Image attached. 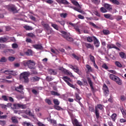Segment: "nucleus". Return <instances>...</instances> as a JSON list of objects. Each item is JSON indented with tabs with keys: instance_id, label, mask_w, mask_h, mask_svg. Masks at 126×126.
Masks as SVG:
<instances>
[{
	"instance_id": "obj_1",
	"label": "nucleus",
	"mask_w": 126,
	"mask_h": 126,
	"mask_svg": "<svg viewBox=\"0 0 126 126\" xmlns=\"http://www.w3.org/2000/svg\"><path fill=\"white\" fill-rule=\"evenodd\" d=\"M30 73L28 72H24L20 74V79L21 80L24 81L25 83H28L29 82V76Z\"/></svg>"
},
{
	"instance_id": "obj_2",
	"label": "nucleus",
	"mask_w": 126,
	"mask_h": 126,
	"mask_svg": "<svg viewBox=\"0 0 126 126\" xmlns=\"http://www.w3.org/2000/svg\"><path fill=\"white\" fill-rule=\"evenodd\" d=\"M60 32L62 34L63 37L67 41H68V42H73V38L70 37L69 34L66 32L62 31Z\"/></svg>"
},
{
	"instance_id": "obj_3",
	"label": "nucleus",
	"mask_w": 126,
	"mask_h": 126,
	"mask_svg": "<svg viewBox=\"0 0 126 126\" xmlns=\"http://www.w3.org/2000/svg\"><path fill=\"white\" fill-rule=\"evenodd\" d=\"M7 8L9 11L13 12V13H17V7L14 4H10L7 6Z\"/></svg>"
},
{
	"instance_id": "obj_4",
	"label": "nucleus",
	"mask_w": 126,
	"mask_h": 126,
	"mask_svg": "<svg viewBox=\"0 0 126 126\" xmlns=\"http://www.w3.org/2000/svg\"><path fill=\"white\" fill-rule=\"evenodd\" d=\"M14 107L15 109L16 108H20L21 109H23V110L27 108V104H21L20 103H15L13 104Z\"/></svg>"
},
{
	"instance_id": "obj_5",
	"label": "nucleus",
	"mask_w": 126,
	"mask_h": 126,
	"mask_svg": "<svg viewBox=\"0 0 126 126\" xmlns=\"http://www.w3.org/2000/svg\"><path fill=\"white\" fill-rule=\"evenodd\" d=\"M102 89L103 90V94L105 96H108L109 95V89L108 88V87L106 85V84H104L103 86Z\"/></svg>"
},
{
	"instance_id": "obj_6",
	"label": "nucleus",
	"mask_w": 126,
	"mask_h": 126,
	"mask_svg": "<svg viewBox=\"0 0 126 126\" xmlns=\"http://www.w3.org/2000/svg\"><path fill=\"white\" fill-rule=\"evenodd\" d=\"M87 80H88V83L91 87L92 92H94L95 90L94 89V87H93V82H92L90 77H88Z\"/></svg>"
},
{
	"instance_id": "obj_7",
	"label": "nucleus",
	"mask_w": 126,
	"mask_h": 126,
	"mask_svg": "<svg viewBox=\"0 0 126 126\" xmlns=\"http://www.w3.org/2000/svg\"><path fill=\"white\" fill-rule=\"evenodd\" d=\"M104 7L106 9V10H108L109 11H111L113 9L112 7V5L108 3H104L103 4Z\"/></svg>"
},
{
	"instance_id": "obj_8",
	"label": "nucleus",
	"mask_w": 126,
	"mask_h": 126,
	"mask_svg": "<svg viewBox=\"0 0 126 126\" xmlns=\"http://www.w3.org/2000/svg\"><path fill=\"white\" fill-rule=\"evenodd\" d=\"M48 72L51 75H57L58 74L57 70L53 69H49Z\"/></svg>"
},
{
	"instance_id": "obj_9",
	"label": "nucleus",
	"mask_w": 126,
	"mask_h": 126,
	"mask_svg": "<svg viewBox=\"0 0 126 126\" xmlns=\"http://www.w3.org/2000/svg\"><path fill=\"white\" fill-rule=\"evenodd\" d=\"M68 7H69L70 8H72L73 9H74V10H76V11H78V12H80V13H83V12H84V11L80 10V9H78L77 7L70 6V5H68Z\"/></svg>"
},
{
	"instance_id": "obj_10",
	"label": "nucleus",
	"mask_w": 126,
	"mask_h": 126,
	"mask_svg": "<svg viewBox=\"0 0 126 126\" xmlns=\"http://www.w3.org/2000/svg\"><path fill=\"white\" fill-rule=\"evenodd\" d=\"M107 48L108 49H116V50H117V51H120V48L117 47L116 45L113 44H108Z\"/></svg>"
},
{
	"instance_id": "obj_11",
	"label": "nucleus",
	"mask_w": 126,
	"mask_h": 126,
	"mask_svg": "<svg viewBox=\"0 0 126 126\" xmlns=\"http://www.w3.org/2000/svg\"><path fill=\"white\" fill-rule=\"evenodd\" d=\"M94 45L95 47L96 48H98L100 46V42L98 41V39L97 38L95 37V36H94Z\"/></svg>"
},
{
	"instance_id": "obj_12",
	"label": "nucleus",
	"mask_w": 126,
	"mask_h": 126,
	"mask_svg": "<svg viewBox=\"0 0 126 126\" xmlns=\"http://www.w3.org/2000/svg\"><path fill=\"white\" fill-rule=\"evenodd\" d=\"M114 81H115V82H116V83L118 84V85H122V80H121L120 78L118 76H116V78H115Z\"/></svg>"
},
{
	"instance_id": "obj_13",
	"label": "nucleus",
	"mask_w": 126,
	"mask_h": 126,
	"mask_svg": "<svg viewBox=\"0 0 126 126\" xmlns=\"http://www.w3.org/2000/svg\"><path fill=\"white\" fill-rule=\"evenodd\" d=\"M75 98L74 99V100L76 101V102H79V101H80L82 99L81 97H80V95H79V94L77 93L75 94Z\"/></svg>"
},
{
	"instance_id": "obj_14",
	"label": "nucleus",
	"mask_w": 126,
	"mask_h": 126,
	"mask_svg": "<svg viewBox=\"0 0 126 126\" xmlns=\"http://www.w3.org/2000/svg\"><path fill=\"white\" fill-rule=\"evenodd\" d=\"M72 123L73 126H82V125H80L79 124V122H78V121L76 119L72 120Z\"/></svg>"
},
{
	"instance_id": "obj_15",
	"label": "nucleus",
	"mask_w": 126,
	"mask_h": 126,
	"mask_svg": "<svg viewBox=\"0 0 126 126\" xmlns=\"http://www.w3.org/2000/svg\"><path fill=\"white\" fill-rule=\"evenodd\" d=\"M63 72L66 75H69V76H70L71 77H73V75L70 71H69V70H66V69H64Z\"/></svg>"
},
{
	"instance_id": "obj_16",
	"label": "nucleus",
	"mask_w": 126,
	"mask_h": 126,
	"mask_svg": "<svg viewBox=\"0 0 126 126\" xmlns=\"http://www.w3.org/2000/svg\"><path fill=\"white\" fill-rule=\"evenodd\" d=\"M28 68L31 69H34V66H35V63L32 61H31L29 64Z\"/></svg>"
},
{
	"instance_id": "obj_17",
	"label": "nucleus",
	"mask_w": 126,
	"mask_h": 126,
	"mask_svg": "<svg viewBox=\"0 0 126 126\" xmlns=\"http://www.w3.org/2000/svg\"><path fill=\"white\" fill-rule=\"evenodd\" d=\"M15 90L17 91V92L21 93V90H23V86L20 85L19 87H16Z\"/></svg>"
},
{
	"instance_id": "obj_18",
	"label": "nucleus",
	"mask_w": 126,
	"mask_h": 126,
	"mask_svg": "<svg viewBox=\"0 0 126 126\" xmlns=\"http://www.w3.org/2000/svg\"><path fill=\"white\" fill-rule=\"evenodd\" d=\"M33 48L36 49V50H42L43 49V46L39 44H35L32 45Z\"/></svg>"
},
{
	"instance_id": "obj_19",
	"label": "nucleus",
	"mask_w": 126,
	"mask_h": 126,
	"mask_svg": "<svg viewBox=\"0 0 126 126\" xmlns=\"http://www.w3.org/2000/svg\"><path fill=\"white\" fill-rule=\"evenodd\" d=\"M25 113L26 115H28V116H30L31 117H34V115H33V113L31 112V111L30 110V109L27 108L26 111H25Z\"/></svg>"
},
{
	"instance_id": "obj_20",
	"label": "nucleus",
	"mask_w": 126,
	"mask_h": 126,
	"mask_svg": "<svg viewBox=\"0 0 126 126\" xmlns=\"http://www.w3.org/2000/svg\"><path fill=\"white\" fill-rule=\"evenodd\" d=\"M94 113L95 115L96 118L97 119V120H98V119L100 118V112H99V110L97 109V107L95 108Z\"/></svg>"
},
{
	"instance_id": "obj_21",
	"label": "nucleus",
	"mask_w": 126,
	"mask_h": 126,
	"mask_svg": "<svg viewBox=\"0 0 126 126\" xmlns=\"http://www.w3.org/2000/svg\"><path fill=\"white\" fill-rule=\"evenodd\" d=\"M58 1L60 2V3H62V4H70L66 0H58Z\"/></svg>"
},
{
	"instance_id": "obj_22",
	"label": "nucleus",
	"mask_w": 126,
	"mask_h": 126,
	"mask_svg": "<svg viewBox=\"0 0 126 126\" xmlns=\"http://www.w3.org/2000/svg\"><path fill=\"white\" fill-rule=\"evenodd\" d=\"M31 80L33 82H36V81H39L40 80V78L37 76L32 77L31 78Z\"/></svg>"
},
{
	"instance_id": "obj_23",
	"label": "nucleus",
	"mask_w": 126,
	"mask_h": 126,
	"mask_svg": "<svg viewBox=\"0 0 126 126\" xmlns=\"http://www.w3.org/2000/svg\"><path fill=\"white\" fill-rule=\"evenodd\" d=\"M66 83H67V82H69V81H71V80L70 79V78L67 77V76H63L62 78Z\"/></svg>"
},
{
	"instance_id": "obj_24",
	"label": "nucleus",
	"mask_w": 126,
	"mask_h": 126,
	"mask_svg": "<svg viewBox=\"0 0 126 126\" xmlns=\"http://www.w3.org/2000/svg\"><path fill=\"white\" fill-rule=\"evenodd\" d=\"M41 24L42 26H43L44 28H45V29L46 30L50 28V26H49V24L45 23L44 22H42Z\"/></svg>"
},
{
	"instance_id": "obj_25",
	"label": "nucleus",
	"mask_w": 126,
	"mask_h": 126,
	"mask_svg": "<svg viewBox=\"0 0 126 126\" xmlns=\"http://www.w3.org/2000/svg\"><path fill=\"white\" fill-rule=\"evenodd\" d=\"M31 62V60L29 61H25L23 62V64L24 65V66H29V64Z\"/></svg>"
},
{
	"instance_id": "obj_26",
	"label": "nucleus",
	"mask_w": 126,
	"mask_h": 126,
	"mask_svg": "<svg viewBox=\"0 0 126 126\" xmlns=\"http://www.w3.org/2000/svg\"><path fill=\"white\" fill-rule=\"evenodd\" d=\"M8 40L7 37H0V43H5Z\"/></svg>"
},
{
	"instance_id": "obj_27",
	"label": "nucleus",
	"mask_w": 126,
	"mask_h": 126,
	"mask_svg": "<svg viewBox=\"0 0 126 126\" xmlns=\"http://www.w3.org/2000/svg\"><path fill=\"white\" fill-rule=\"evenodd\" d=\"M11 120L13 124H18V120H17L16 117H12Z\"/></svg>"
},
{
	"instance_id": "obj_28",
	"label": "nucleus",
	"mask_w": 126,
	"mask_h": 126,
	"mask_svg": "<svg viewBox=\"0 0 126 126\" xmlns=\"http://www.w3.org/2000/svg\"><path fill=\"white\" fill-rule=\"evenodd\" d=\"M24 28H25V29L28 31H31V30H33V28L29 26H25Z\"/></svg>"
},
{
	"instance_id": "obj_29",
	"label": "nucleus",
	"mask_w": 126,
	"mask_h": 126,
	"mask_svg": "<svg viewBox=\"0 0 126 126\" xmlns=\"http://www.w3.org/2000/svg\"><path fill=\"white\" fill-rule=\"evenodd\" d=\"M86 67L88 70V72H92V68L89 64H86Z\"/></svg>"
},
{
	"instance_id": "obj_30",
	"label": "nucleus",
	"mask_w": 126,
	"mask_h": 126,
	"mask_svg": "<svg viewBox=\"0 0 126 126\" xmlns=\"http://www.w3.org/2000/svg\"><path fill=\"white\" fill-rule=\"evenodd\" d=\"M75 72H76V73H78V74L80 75V72L79 71V69L78 68V67L75 66V67L73 69Z\"/></svg>"
},
{
	"instance_id": "obj_31",
	"label": "nucleus",
	"mask_w": 126,
	"mask_h": 126,
	"mask_svg": "<svg viewBox=\"0 0 126 126\" xmlns=\"http://www.w3.org/2000/svg\"><path fill=\"white\" fill-rule=\"evenodd\" d=\"M85 45L87 49H93V46L91 43H86Z\"/></svg>"
},
{
	"instance_id": "obj_32",
	"label": "nucleus",
	"mask_w": 126,
	"mask_h": 126,
	"mask_svg": "<svg viewBox=\"0 0 126 126\" xmlns=\"http://www.w3.org/2000/svg\"><path fill=\"white\" fill-rule=\"evenodd\" d=\"M116 118H117V114L115 113H113L111 116V118L112 119L113 122H115L116 121Z\"/></svg>"
},
{
	"instance_id": "obj_33",
	"label": "nucleus",
	"mask_w": 126,
	"mask_h": 126,
	"mask_svg": "<svg viewBox=\"0 0 126 126\" xmlns=\"http://www.w3.org/2000/svg\"><path fill=\"white\" fill-rule=\"evenodd\" d=\"M110 2H112L114 4H116V5H119L120 4V2L117 0H111Z\"/></svg>"
},
{
	"instance_id": "obj_34",
	"label": "nucleus",
	"mask_w": 126,
	"mask_h": 126,
	"mask_svg": "<svg viewBox=\"0 0 126 126\" xmlns=\"http://www.w3.org/2000/svg\"><path fill=\"white\" fill-rule=\"evenodd\" d=\"M100 11L102 13H106V12H107V10L104 7H102L100 8Z\"/></svg>"
},
{
	"instance_id": "obj_35",
	"label": "nucleus",
	"mask_w": 126,
	"mask_h": 126,
	"mask_svg": "<svg viewBox=\"0 0 126 126\" xmlns=\"http://www.w3.org/2000/svg\"><path fill=\"white\" fill-rule=\"evenodd\" d=\"M120 56L121 57V58L122 59H125V58H126V53H124V52H120L119 53Z\"/></svg>"
},
{
	"instance_id": "obj_36",
	"label": "nucleus",
	"mask_w": 126,
	"mask_h": 126,
	"mask_svg": "<svg viewBox=\"0 0 126 126\" xmlns=\"http://www.w3.org/2000/svg\"><path fill=\"white\" fill-rule=\"evenodd\" d=\"M10 74L13 76H15L16 75H17V72L16 71L11 70L10 71Z\"/></svg>"
},
{
	"instance_id": "obj_37",
	"label": "nucleus",
	"mask_w": 126,
	"mask_h": 126,
	"mask_svg": "<svg viewBox=\"0 0 126 126\" xmlns=\"http://www.w3.org/2000/svg\"><path fill=\"white\" fill-rule=\"evenodd\" d=\"M6 62H7V59L4 57L0 59V63H6Z\"/></svg>"
},
{
	"instance_id": "obj_38",
	"label": "nucleus",
	"mask_w": 126,
	"mask_h": 126,
	"mask_svg": "<svg viewBox=\"0 0 126 126\" xmlns=\"http://www.w3.org/2000/svg\"><path fill=\"white\" fill-rule=\"evenodd\" d=\"M53 103L55 105H56V106H59V105H60V102L58 99H53Z\"/></svg>"
},
{
	"instance_id": "obj_39",
	"label": "nucleus",
	"mask_w": 126,
	"mask_h": 126,
	"mask_svg": "<svg viewBox=\"0 0 126 126\" xmlns=\"http://www.w3.org/2000/svg\"><path fill=\"white\" fill-rule=\"evenodd\" d=\"M48 122H49V123H50V124H53V125L57 124V121H56V120H55L49 119L48 120Z\"/></svg>"
},
{
	"instance_id": "obj_40",
	"label": "nucleus",
	"mask_w": 126,
	"mask_h": 126,
	"mask_svg": "<svg viewBox=\"0 0 126 126\" xmlns=\"http://www.w3.org/2000/svg\"><path fill=\"white\" fill-rule=\"evenodd\" d=\"M23 125L24 126H33V125L31 123H27L26 122H23Z\"/></svg>"
},
{
	"instance_id": "obj_41",
	"label": "nucleus",
	"mask_w": 126,
	"mask_h": 126,
	"mask_svg": "<svg viewBox=\"0 0 126 126\" xmlns=\"http://www.w3.org/2000/svg\"><path fill=\"white\" fill-rule=\"evenodd\" d=\"M26 55L27 56H32V50L31 49H29L27 52H26Z\"/></svg>"
},
{
	"instance_id": "obj_42",
	"label": "nucleus",
	"mask_w": 126,
	"mask_h": 126,
	"mask_svg": "<svg viewBox=\"0 0 126 126\" xmlns=\"http://www.w3.org/2000/svg\"><path fill=\"white\" fill-rule=\"evenodd\" d=\"M102 32L104 35H109L110 34V31L108 30H103Z\"/></svg>"
},
{
	"instance_id": "obj_43",
	"label": "nucleus",
	"mask_w": 126,
	"mask_h": 126,
	"mask_svg": "<svg viewBox=\"0 0 126 126\" xmlns=\"http://www.w3.org/2000/svg\"><path fill=\"white\" fill-rule=\"evenodd\" d=\"M51 94L54 96H60L61 95V94H60L59 93L55 91H52Z\"/></svg>"
},
{
	"instance_id": "obj_44",
	"label": "nucleus",
	"mask_w": 126,
	"mask_h": 126,
	"mask_svg": "<svg viewBox=\"0 0 126 126\" xmlns=\"http://www.w3.org/2000/svg\"><path fill=\"white\" fill-rule=\"evenodd\" d=\"M117 77V76L113 74H110L109 76V78L111 79V80H113V81L115 80V78Z\"/></svg>"
},
{
	"instance_id": "obj_45",
	"label": "nucleus",
	"mask_w": 126,
	"mask_h": 126,
	"mask_svg": "<svg viewBox=\"0 0 126 126\" xmlns=\"http://www.w3.org/2000/svg\"><path fill=\"white\" fill-rule=\"evenodd\" d=\"M115 65L118 67H123V65L118 61L115 62Z\"/></svg>"
},
{
	"instance_id": "obj_46",
	"label": "nucleus",
	"mask_w": 126,
	"mask_h": 126,
	"mask_svg": "<svg viewBox=\"0 0 126 126\" xmlns=\"http://www.w3.org/2000/svg\"><path fill=\"white\" fill-rule=\"evenodd\" d=\"M51 26L54 28V29H56V30H59V27H58L57 25L54 24L53 23H51Z\"/></svg>"
},
{
	"instance_id": "obj_47",
	"label": "nucleus",
	"mask_w": 126,
	"mask_h": 126,
	"mask_svg": "<svg viewBox=\"0 0 126 126\" xmlns=\"http://www.w3.org/2000/svg\"><path fill=\"white\" fill-rule=\"evenodd\" d=\"M90 59L93 63L95 62V58L94 57V56L90 55Z\"/></svg>"
},
{
	"instance_id": "obj_48",
	"label": "nucleus",
	"mask_w": 126,
	"mask_h": 126,
	"mask_svg": "<svg viewBox=\"0 0 126 126\" xmlns=\"http://www.w3.org/2000/svg\"><path fill=\"white\" fill-rule=\"evenodd\" d=\"M72 3H73V4H74V5H75L76 6H79V3L76 0H72Z\"/></svg>"
},
{
	"instance_id": "obj_49",
	"label": "nucleus",
	"mask_w": 126,
	"mask_h": 126,
	"mask_svg": "<svg viewBox=\"0 0 126 126\" xmlns=\"http://www.w3.org/2000/svg\"><path fill=\"white\" fill-rule=\"evenodd\" d=\"M27 36L28 37H31V38H34V37H35V35L32 32L27 33Z\"/></svg>"
},
{
	"instance_id": "obj_50",
	"label": "nucleus",
	"mask_w": 126,
	"mask_h": 126,
	"mask_svg": "<svg viewBox=\"0 0 126 126\" xmlns=\"http://www.w3.org/2000/svg\"><path fill=\"white\" fill-rule=\"evenodd\" d=\"M14 114H18L19 115H20V114H22L23 113V111L21 110H14Z\"/></svg>"
},
{
	"instance_id": "obj_51",
	"label": "nucleus",
	"mask_w": 126,
	"mask_h": 126,
	"mask_svg": "<svg viewBox=\"0 0 126 126\" xmlns=\"http://www.w3.org/2000/svg\"><path fill=\"white\" fill-rule=\"evenodd\" d=\"M87 42H89V43H92L93 42V39L92 38V37L89 36L87 37Z\"/></svg>"
},
{
	"instance_id": "obj_52",
	"label": "nucleus",
	"mask_w": 126,
	"mask_h": 126,
	"mask_svg": "<svg viewBox=\"0 0 126 126\" xmlns=\"http://www.w3.org/2000/svg\"><path fill=\"white\" fill-rule=\"evenodd\" d=\"M95 108H97V110H98V109H99V110H103V106L101 105V104H98L97 105V106H96Z\"/></svg>"
},
{
	"instance_id": "obj_53",
	"label": "nucleus",
	"mask_w": 126,
	"mask_h": 126,
	"mask_svg": "<svg viewBox=\"0 0 126 126\" xmlns=\"http://www.w3.org/2000/svg\"><path fill=\"white\" fill-rule=\"evenodd\" d=\"M32 92L34 95H37V94H39V92H38L37 91H36L35 89H32Z\"/></svg>"
},
{
	"instance_id": "obj_54",
	"label": "nucleus",
	"mask_w": 126,
	"mask_h": 126,
	"mask_svg": "<svg viewBox=\"0 0 126 126\" xmlns=\"http://www.w3.org/2000/svg\"><path fill=\"white\" fill-rule=\"evenodd\" d=\"M54 108L55 109H56V110H57L58 111H61V110H63V108H62V107L58 105H55Z\"/></svg>"
},
{
	"instance_id": "obj_55",
	"label": "nucleus",
	"mask_w": 126,
	"mask_h": 126,
	"mask_svg": "<svg viewBox=\"0 0 126 126\" xmlns=\"http://www.w3.org/2000/svg\"><path fill=\"white\" fill-rule=\"evenodd\" d=\"M116 19L117 21H120V20H122V19H123V17L122 16H117Z\"/></svg>"
},
{
	"instance_id": "obj_56",
	"label": "nucleus",
	"mask_w": 126,
	"mask_h": 126,
	"mask_svg": "<svg viewBox=\"0 0 126 126\" xmlns=\"http://www.w3.org/2000/svg\"><path fill=\"white\" fill-rule=\"evenodd\" d=\"M94 13L95 14V15H96V16H98V17H101V14L97 11H94Z\"/></svg>"
},
{
	"instance_id": "obj_57",
	"label": "nucleus",
	"mask_w": 126,
	"mask_h": 126,
	"mask_svg": "<svg viewBox=\"0 0 126 126\" xmlns=\"http://www.w3.org/2000/svg\"><path fill=\"white\" fill-rule=\"evenodd\" d=\"M61 17H62L63 18H65L66 16H67V14L66 13H61L60 14Z\"/></svg>"
},
{
	"instance_id": "obj_58",
	"label": "nucleus",
	"mask_w": 126,
	"mask_h": 126,
	"mask_svg": "<svg viewBox=\"0 0 126 126\" xmlns=\"http://www.w3.org/2000/svg\"><path fill=\"white\" fill-rule=\"evenodd\" d=\"M72 56L74 59H75V60H77V61H79V57L78 56H76L74 54H72Z\"/></svg>"
},
{
	"instance_id": "obj_59",
	"label": "nucleus",
	"mask_w": 126,
	"mask_h": 126,
	"mask_svg": "<svg viewBox=\"0 0 126 126\" xmlns=\"http://www.w3.org/2000/svg\"><path fill=\"white\" fill-rule=\"evenodd\" d=\"M8 61L10 62H13L15 60V57H9L8 58Z\"/></svg>"
},
{
	"instance_id": "obj_60",
	"label": "nucleus",
	"mask_w": 126,
	"mask_h": 126,
	"mask_svg": "<svg viewBox=\"0 0 126 126\" xmlns=\"http://www.w3.org/2000/svg\"><path fill=\"white\" fill-rule=\"evenodd\" d=\"M90 25H92V26H93L94 28H98V26H97L94 23H92L91 22H90L89 23Z\"/></svg>"
},
{
	"instance_id": "obj_61",
	"label": "nucleus",
	"mask_w": 126,
	"mask_h": 126,
	"mask_svg": "<svg viewBox=\"0 0 126 126\" xmlns=\"http://www.w3.org/2000/svg\"><path fill=\"white\" fill-rule=\"evenodd\" d=\"M46 79L47 81L50 82V81H52V80H53V79L51 77L47 76L46 77Z\"/></svg>"
},
{
	"instance_id": "obj_62",
	"label": "nucleus",
	"mask_w": 126,
	"mask_h": 126,
	"mask_svg": "<svg viewBox=\"0 0 126 126\" xmlns=\"http://www.w3.org/2000/svg\"><path fill=\"white\" fill-rule=\"evenodd\" d=\"M102 68H104V69H108L109 68V67L107 66V64L106 63H104L102 65Z\"/></svg>"
},
{
	"instance_id": "obj_63",
	"label": "nucleus",
	"mask_w": 126,
	"mask_h": 126,
	"mask_svg": "<svg viewBox=\"0 0 126 126\" xmlns=\"http://www.w3.org/2000/svg\"><path fill=\"white\" fill-rule=\"evenodd\" d=\"M5 124H6V122L5 121H1V120L0 121V125L1 126H5Z\"/></svg>"
},
{
	"instance_id": "obj_64",
	"label": "nucleus",
	"mask_w": 126,
	"mask_h": 126,
	"mask_svg": "<svg viewBox=\"0 0 126 126\" xmlns=\"http://www.w3.org/2000/svg\"><path fill=\"white\" fill-rule=\"evenodd\" d=\"M46 103H47L48 105H52V101L49 99H45Z\"/></svg>"
}]
</instances>
